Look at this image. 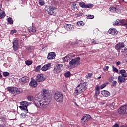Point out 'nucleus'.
Returning <instances> with one entry per match:
<instances>
[{"instance_id": "nucleus-1", "label": "nucleus", "mask_w": 127, "mask_h": 127, "mask_svg": "<svg viewBox=\"0 0 127 127\" xmlns=\"http://www.w3.org/2000/svg\"><path fill=\"white\" fill-rule=\"evenodd\" d=\"M33 102L37 108L41 109L47 108L49 104L48 99L45 98V97H43L42 100H40L37 97L34 98Z\"/></svg>"}, {"instance_id": "nucleus-2", "label": "nucleus", "mask_w": 127, "mask_h": 127, "mask_svg": "<svg viewBox=\"0 0 127 127\" xmlns=\"http://www.w3.org/2000/svg\"><path fill=\"white\" fill-rule=\"evenodd\" d=\"M87 86L88 83L86 82L80 83L76 88V90L73 93L74 96H78L87 90Z\"/></svg>"}, {"instance_id": "nucleus-3", "label": "nucleus", "mask_w": 127, "mask_h": 127, "mask_svg": "<svg viewBox=\"0 0 127 127\" xmlns=\"http://www.w3.org/2000/svg\"><path fill=\"white\" fill-rule=\"evenodd\" d=\"M80 58L79 57H77L72 59L71 61L69 62V66L71 68H75L79 66L81 64V62L80 61Z\"/></svg>"}, {"instance_id": "nucleus-4", "label": "nucleus", "mask_w": 127, "mask_h": 127, "mask_svg": "<svg viewBox=\"0 0 127 127\" xmlns=\"http://www.w3.org/2000/svg\"><path fill=\"white\" fill-rule=\"evenodd\" d=\"M64 65L62 64H56L55 67H54L53 73L55 74H58L64 70Z\"/></svg>"}, {"instance_id": "nucleus-5", "label": "nucleus", "mask_w": 127, "mask_h": 127, "mask_svg": "<svg viewBox=\"0 0 127 127\" xmlns=\"http://www.w3.org/2000/svg\"><path fill=\"white\" fill-rule=\"evenodd\" d=\"M54 99L59 103H63L64 100L63 94L59 91H57L54 95Z\"/></svg>"}, {"instance_id": "nucleus-6", "label": "nucleus", "mask_w": 127, "mask_h": 127, "mask_svg": "<svg viewBox=\"0 0 127 127\" xmlns=\"http://www.w3.org/2000/svg\"><path fill=\"white\" fill-rule=\"evenodd\" d=\"M113 25H118V26H127V20H119L117 19L113 23Z\"/></svg>"}, {"instance_id": "nucleus-7", "label": "nucleus", "mask_w": 127, "mask_h": 127, "mask_svg": "<svg viewBox=\"0 0 127 127\" xmlns=\"http://www.w3.org/2000/svg\"><path fill=\"white\" fill-rule=\"evenodd\" d=\"M124 48H125V43H124L123 42L118 43L115 46V50H117L119 56V54H120V50L124 49Z\"/></svg>"}, {"instance_id": "nucleus-8", "label": "nucleus", "mask_w": 127, "mask_h": 127, "mask_svg": "<svg viewBox=\"0 0 127 127\" xmlns=\"http://www.w3.org/2000/svg\"><path fill=\"white\" fill-rule=\"evenodd\" d=\"M28 104L29 103L26 101L20 102V104L22 106H19V107L22 110H24V112H26V113H28L29 112L27 109V106L28 105Z\"/></svg>"}, {"instance_id": "nucleus-9", "label": "nucleus", "mask_w": 127, "mask_h": 127, "mask_svg": "<svg viewBox=\"0 0 127 127\" xmlns=\"http://www.w3.org/2000/svg\"><path fill=\"white\" fill-rule=\"evenodd\" d=\"M91 119V116L90 115L86 114L83 116L82 118H81V124L84 125L86 122H88L89 120H90Z\"/></svg>"}, {"instance_id": "nucleus-10", "label": "nucleus", "mask_w": 127, "mask_h": 127, "mask_svg": "<svg viewBox=\"0 0 127 127\" xmlns=\"http://www.w3.org/2000/svg\"><path fill=\"white\" fill-rule=\"evenodd\" d=\"M117 112L118 114L123 115V114H127V109L125 106H122L119 108L118 109Z\"/></svg>"}, {"instance_id": "nucleus-11", "label": "nucleus", "mask_w": 127, "mask_h": 127, "mask_svg": "<svg viewBox=\"0 0 127 127\" xmlns=\"http://www.w3.org/2000/svg\"><path fill=\"white\" fill-rule=\"evenodd\" d=\"M55 9H56V7H53L52 6H49L48 8L47 9V13L50 15H55V13L54 12Z\"/></svg>"}, {"instance_id": "nucleus-12", "label": "nucleus", "mask_w": 127, "mask_h": 127, "mask_svg": "<svg viewBox=\"0 0 127 127\" xmlns=\"http://www.w3.org/2000/svg\"><path fill=\"white\" fill-rule=\"evenodd\" d=\"M79 6L82 8H92L93 7V4H86L83 2H80L79 3Z\"/></svg>"}, {"instance_id": "nucleus-13", "label": "nucleus", "mask_w": 127, "mask_h": 127, "mask_svg": "<svg viewBox=\"0 0 127 127\" xmlns=\"http://www.w3.org/2000/svg\"><path fill=\"white\" fill-rule=\"evenodd\" d=\"M46 78L43 76L42 74H39L37 75L36 80L38 82H42L44 81Z\"/></svg>"}, {"instance_id": "nucleus-14", "label": "nucleus", "mask_w": 127, "mask_h": 127, "mask_svg": "<svg viewBox=\"0 0 127 127\" xmlns=\"http://www.w3.org/2000/svg\"><path fill=\"white\" fill-rule=\"evenodd\" d=\"M51 66V64L48 63L47 64L45 65H44L42 69V71L46 72L47 70H49V68Z\"/></svg>"}, {"instance_id": "nucleus-15", "label": "nucleus", "mask_w": 127, "mask_h": 127, "mask_svg": "<svg viewBox=\"0 0 127 127\" xmlns=\"http://www.w3.org/2000/svg\"><path fill=\"white\" fill-rule=\"evenodd\" d=\"M56 56V54L55 52H50L49 53L48 55H47V59L48 60H52L54 59Z\"/></svg>"}, {"instance_id": "nucleus-16", "label": "nucleus", "mask_w": 127, "mask_h": 127, "mask_svg": "<svg viewBox=\"0 0 127 127\" xmlns=\"http://www.w3.org/2000/svg\"><path fill=\"white\" fill-rule=\"evenodd\" d=\"M19 81L24 83H28L29 82V78L27 76L22 77L21 78H20Z\"/></svg>"}, {"instance_id": "nucleus-17", "label": "nucleus", "mask_w": 127, "mask_h": 127, "mask_svg": "<svg viewBox=\"0 0 127 127\" xmlns=\"http://www.w3.org/2000/svg\"><path fill=\"white\" fill-rule=\"evenodd\" d=\"M72 54L70 53L68 54L67 56L63 58L62 60H64V62H68L70 60V58L72 57Z\"/></svg>"}, {"instance_id": "nucleus-18", "label": "nucleus", "mask_w": 127, "mask_h": 127, "mask_svg": "<svg viewBox=\"0 0 127 127\" xmlns=\"http://www.w3.org/2000/svg\"><path fill=\"white\" fill-rule=\"evenodd\" d=\"M7 90L11 93L12 95H15V87H9L7 88Z\"/></svg>"}, {"instance_id": "nucleus-19", "label": "nucleus", "mask_w": 127, "mask_h": 127, "mask_svg": "<svg viewBox=\"0 0 127 127\" xmlns=\"http://www.w3.org/2000/svg\"><path fill=\"white\" fill-rule=\"evenodd\" d=\"M121 53L124 57H127V48L124 47V49H121Z\"/></svg>"}, {"instance_id": "nucleus-20", "label": "nucleus", "mask_w": 127, "mask_h": 127, "mask_svg": "<svg viewBox=\"0 0 127 127\" xmlns=\"http://www.w3.org/2000/svg\"><path fill=\"white\" fill-rule=\"evenodd\" d=\"M108 33L112 35H116L118 34V32L117 31V30L115 28H110V30H108Z\"/></svg>"}, {"instance_id": "nucleus-21", "label": "nucleus", "mask_w": 127, "mask_h": 127, "mask_svg": "<svg viewBox=\"0 0 127 127\" xmlns=\"http://www.w3.org/2000/svg\"><path fill=\"white\" fill-rule=\"evenodd\" d=\"M101 95L105 97H108L110 95V93L106 90H102Z\"/></svg>"}, {"instance_id": "nucleus-22", "label": "nucleus", "mask_w": 127, "mask_h": 127, "mask_svg": "<svg viewBox=\"0 0 127 127\" xmlns=\"http://www.w3.org/2000/svg\"><path fill=\"white\" fill-rule=\"evenodd\" d=\"M100 94V87L96 85L95 87V96L97 97Z\"/></svg>"}, {"instance_id": "nucleus-23", "label": "nucleus", "mask_w": 127, "mask_h": 127, "mask_svg": "<svg viewBox=\"0 0 127 127\" xmlns=\"http://www.w3.org/2000/svg\"><path fill=\"white\" fill-rule=\"evenodd\" d=\"M30 86L33 88H35L37 86V81L33 80L30 81Z\"/></svg>"}, {"instance_id": "nucleus-24", "label": "nucleus", "mask_w": 127, "mask_h": 127, "mask_svg": "<svg viewBox=\"0 0 127 127\" xmlns=\"http://www.w3.org/2000/svg\"><path fill=\"white\" fill-rule=\"evenodd\" d=\"M28 31L30 33H35L37 31V30L35 27L32 26L28 28Z\"/></svg>"}, {"instance_id": "nucleus-25", "label": "nucleus", "mask_w": 127, "mask_h": 127, "mask_svg": "<svg viewBox=\"0 0 127 127\" xmlns=\"http://www.w3.org/2000/svg\"><path fill=\"white\" fill-rule=\"evenodd\" d=\"M78 4L76 3H73L71 4V9L73 10V11H75L76 10H78Z\"/></svg>"}, {"instance_id": "nucleus-26", "label": "nucleus", "mask_w": 127, "mask_h": 127, "mask_svg": "<svg viewBox=\"0 0 127 127\" xmlns=\"http://www.w3.org/2000/svg\"><path fill=\"white\" fill-rule=\"evenodd\" d=\"M64 28L65 29H67L68 31L72 30L73 28V25L70 24L65 25Z\"/></svg>"}, {"instance_id": "nucleus-27", "label": "nucleus", "mask_w": 127, "mask_h": 127, "mask_svg": "<svg viewBox=\"0 0 127 127\" xmlns=\"http://www.w3.org/2000/svg\"><path fill=\"white\" fill-rule=\"evenodd\" d=\"M118 80L120 83H124L125 82V77H121V76L118 77Z\"/></svg>"}, {"instance_id": "nucleus-28", "label": "nucleus", "mask_w": 127, "mask_h": 127, "mask_svg": "<svg viewBox=\"0 0 127 127\" xmlns=\"http://www.w3.org/2000/svg\"><path fill=\"white\" fill-rule=\"evenodd\" d=\"M15 95L17 94H20L23 92V90L17 87H15Z\"/></svg>"}, {"instance_id": "nucleus-29", "label": "nucleus", "mask_w": 127, "mask_h": 127, "mask_svg": "<svg viewBox=\"0 0 127 127\" xmlns=\"http://www.w3.org/2000/svg\"><path fill=\"white\" fill-rule=\"evenodd\" d=\"M6 16V14L4 11L0 12V19H2L3 18H4V17Z\"/></svg>"}, {"instance_id": "nucleus-30", "label": "nucleus", "mask_w": 127, "mask_h": 127, "mask_svg": "<svg viewBox=\"0 0 127 127\" xmlns=\"http://www.w3.org/2000/svg\"><path fill=\"white\" fill-rule=\"evenodd\" d=\"M62 90L64 91V92H65L67 89L66 84H63L62 86Z\"/></svg>"}, {"instance_id": "nucleus-31", "label": "nucleus", "mask_w": 127, "mask_h": 127, "mask_svg": "<svg viewBox=\"0 0 127 127\" xmlns=\"http://www.w3.org/2000/svg\"><path fill=\"white\" fill-rule=\"evenodd\" d=\"M42 93H43V95H44L43 98H44V99H47L46 98V96L45 95L47 94L48 91L46 89H43L42 91Z\"/></svg>"}, {"instance_id": "nucleus-32", "label": "nucleus", "mask_w": 127, "mask_h": 127, "mask_svg": "<svg viewBox=\"0 0 127 127\" xmlns=\"http://www.w3.org/2000/svg\"><path fill=\"white\" fill-rule=\"evenodd\" d=\"M109 11H110L111 12L115 13L116 11V8L115 7H111L109 8Z\"/></svg>"}, {"instance_id": "nucleus-33", "label": "nucleus", "mask_w": 127, "mask_h": 127, "mask_svg": "<svg viewBox=\"0 0 127 127\" xmlns=\"http://www.w3.org/2000/svg\"><path fill=\"white\" fill-rule=\"evenodd\" d=\"M14 41H13V46L19 45L18 40L17 39V38H14Z\"/></svg>"}, {"instance_id": "nucleus-34", "label": "nucleus", "mask_w": 127, "mask_h": 127, "mask_svg": "<svg viewBox=\"0 0 127 127\" xmlns=\"http://www.w3.org/2000/svg\"><path fill=\"white\" fill-rule=\"evenodd\" d=\"M77 25L78 26H83L84 25V22L82 21H79L77 22Z\"/></svg>"}, {"instance_id": "nucleus-35", "label": "nucleus", "mask_w": 127, "mask_h": 127, "mask_svg": "<svg viewBox=\"0 0 127 127\" xmlns=\"http://www.w3.org/2000/svg\"><path fill=\"white\" fill-rule=\"evenodd\" d=\"M108 84L109 83L108 82L102 84L100 86H99V89H103L104 88L106 87Z\"/></svg>"}, {"instance_id": "nucleus-36", "label": "nucleus", "mask_w": 127, "mask_h": 127, "mask_svg": "<svg viewBox=\"0 0 127 127\" xmlns=\"http://www.w3.org/2000/svg\"><path fill=\"white\" fill-rule=\"evenodd\" d=\"M8 22L10 25L13 24L14 21H13V20H12L11 17H9L8 18Z\"/></svg>"}, {"instance_id": "nucleus-37", "label": "nucleus", "mask_w": 127, "mask_h": 127, "mask_svg": "<svg viewBox=\"0 0 127 127\" xmlns=\"http://www.w3.org/2000/svg\"><path fill=\"white\" fill-rule=\"evenodd\" d=\"M71 73L70 71H67L64 73V76L65 78H69L70 76Z\"/></svg>"}, {"instance_id": "nucleus-38", "label": "nucleus", "mask_w": 127, "mask_h": 127, "mask_svg": "<svg viewBox=\"0 0 127 127\" xmlns=\"http://www.w3.org/2000/svg\"><path fill=\"white\" fill-rule=\"evenodd\" d=\"M25 64H26V65H27L28 66L32 65V61H26Z\"/></svg>"}, {"instance_id": "nucleus-39", "label": "nucleus", "mask_w": 127, "mask_h": 127, "mask_svg": "<svg viewBox=\"0 0 127 127\" xmlns=\"http://www.w3.org/2000/svg\"><path fill=\"white\" fill-rule=\"evenodd\" d=\"M83 15H84V14L81 12H78L77 14H76V16L77 17L82 16Z\"/></svg>"}, {"instance_id": "nucleus-40", "label": "nucleus", "mask_w": 127, "mask_h": 127, "mask_svg": "<svg viewBox=\"0 0 127 127\" xmlns=\"http://www.w3.org/2000/svg\"><path fill=\"white\" fill-rule=\"evenodd\" d=\"M121 75L120 76H118V77H121L122 78H126L127 77V73H121Z\"/></svg>"}, {"instance_id": "nucleus-41", "label": "nucleus", "mask_w": 127, "mask_h": 127, "mask_svg": "<svg viewBox=\"0 0 127 127\" xmlns=\"http://www.w3.org/2000/svg\"><path fill=\"white\" fill-rule=\"evenodd\" d=\"M34 98L32 96H29L27 97V99H28V101H33V102H34Z\"/></svg>"}, {"instance_id": "nucleus-42", "label": "nucleus", "mask_w": 127, "mask_h": 127, "mask_svg": "<svg viewBox=\"0 0 127 127\" xmlns=\"http://www.w3.org/2000/svg\"><path fill=\"white\" fill-rule=\"evenodd\" d=\"M19 45H13V50L17 51L18 50Z\"/></svg>"}, {"instance_id": "nucleus-43", "label": "nucleus", "mask_w": 127, "mask_h": 127, "mask_svg": "<svg viewBox=\"0 0 127 127\" xmlns=\"http://www.w3.org/2000/svg\"><path fill=\"white\" fill-rule=\"evenodd\" d=\"M41 69V65H39L36 67V68L35 69V70L36 72H39L40 71V70Z\"/></svg>"}, {"instance_id": "nucleus-44", "label": "nucleus", "mask_w": 127, "mask_h": 127, "mask_svg": "<svg viewBox=\"0 0 127 127\" xmlns=\"http://www.w3.org/2000/svg\"><path fill=\"white\" fill-rule=\"evenodd\" d=\"M126 73V71L124 69L118 71V74H124Z\"/></svg>"}, {"instance_id": "nucleus-45", "label": "nucleus", "mask_w": 127, "mask_h": 127, "mask_svg": "<svg viewBox=\"0 0 127 127\" xmlns=\"http://www.w3.org/2000/svg\"><path fill=\"white\" fill-rule=\"evenodd\" d=\"M92 44L93 45H95V44H99V42L95 40L94 39H93L92 41Z\"/></svg>"}, {"instance_id": "nucleus-46", "label": "nucleus", "mask_w": 127, "mask_h": 127, "mask_svg": "<svg viewBox=\"0 0 127 127\" xmlns=\"http://www.w3.org/2000/svg\"><path fill=\"white\" fill-rule=\"evenodd\" d=\"M0 127H6V123L5 122H2L0 124Z\"/></svg>"}, {"instance_id": "nucleus-47", "label": "nucleus", "mask_w": 127, "mask_h": 127, "mask_svg": "<svg viewBox=\"0 0 127 127\" xmlns=\"http://www.w3.org/2000/svg\"><path fill=\"white\" fill-rule=\"evenodd\" d=\"M39 4L41 5V6L44 5L45 4V1L43 0H39Z\"/></svg>"}, {"instance_id": "nucleus-48", "label": "nucleus", "mask_w": 127, "mask_h": 127, "mask_svg": "<svg viewBox=\"0 0 127 127\" xmlns=\"http://www.w3.org/2000/svg\"><path fill=\"white\" fill-rule=\"evenodd\" d=\"M3 75L4 77H7L9 75V73L8 72H4L3 73Z\"/></svg>"}, {"instance_id": "nucleus-49", "label": "nucleus", "mask_w": 127, "mask_h": 127, "mask_svg": "<svg viewBox=\"0 0 127 127\" xmlns=\"http://www.w3.org/2000/svg\"><path fill=\"white\" fill-rule=\"evenodd\" d=\"M92 75V73H88V74H87V75L86 76V78L87 79H90Z\"/></svg>"}, {"instance_id": "nucleus-50", "label": "nucleus", "mask_w": 127, "mask_h": 127, "mask_svg": "<svg viewBox=\"0 0 127 127\" xmlns=\"http://www.w3.org/2000/svg\"><path fill=\"white\" fill-rule=\"evenodd\" d=\"M86 16L87 19H92L94 18V15H86Z\"/></svg>"}, {"instance_id": "nucleus-51", "label": "nucleus", "mask_w": 127, "mask_h": 127, "mask_svg": "<svg viewBox=\"0 0 127 127\" xmlns=\"http://www.w3.org/2000/svg\"><path fill=\"white\" fill-rule=\"evenodd\" d=\"M113 71L115 73H118L119 72L118 69L115 67V66H113Z\"/></svg>"}, {"instance_id": "nucleus-52", "label": "nucleus", "mask_w": 127, "mask_h": 127, "mask_svg": "<svg viewBox=\"0 0 127 127\" xmlns=\"http://www.w3.org/2000/svg\"><path fill=\"white\" fill-rule=\"evenodd\" d=\"M17 33V30H12L11 31H10V34L13 35L14 34H15Z\"/></svg>"}, {"instance_id": "nucleus-53", "label": "nucleus", "mask_w": 127, "mask_h": 127, "mask_svg": "<svg viewBox=\"0 0 127 127\" xmlns=\"http://www.w3.org/2000/svg\"><path fill=\"white\" fill-rule=\"evenodd\" d=\"M109 67L108 66H106L104 68V70L105 71H108V70H109Z\"/></svg>"}, {"instance_id": "nucleus-54", "label": "nucleus", "mask_w": 127, "mask_h": 127, "mask_svg": "<svg viewBox=\"0 0 127 127\" xmlns=\"http://www.w3.org/2000/svg\"><path fill=\"white\" fill-rule=\"evenodd\" d=\"M26 117V115L24 114V113H21V118H24Z\"/></svg>"}, {"instance_id": "nucleus-55", "label": "nucleus", "mask_w": 127, "mask_h": 127, "mask_svg": "<svg viewBox=\"0 0 127 127\" xmlns=\"http://www.w3.org/2000/svg\"><path fill=\"white\" fill-rule=\"evenodd\" d=\"M117 81H113V82H112V84H113V86H115L117 84Z\"/></svg>"}, {"instance_id": "nucleus-56", "label": "nucleus", "mask_w": 127, "mask_h": 127, "mask_svg": "<svg viewBox=\"0 0 127 127\" xmlns=\"http://www.w3.org/2000/svg\"><path fill=\"white\" fill-rule=\"evenodd\" d=\"M113 127H119V125L118 124H115L113 126Z\"/></svg>"}, {"instance_id": "nucleus-57", "label": "nucleus", "mask_w": 127, "mask_h": 127, "mask_svg": "<svg viewBox=\"0 0 127 127\" xmlns=\"http://www.w3.org/2000/svg\"><path fill=\"white\" fill-rule=\"evenodd\" d=\"M121 63L120 61H118V62H117V63H116L117 65H121Z\"/></svg>"}, {"instance_id": "nucleus-58", "label": "nucleus", "mask_w": 127, "mask_h": 127, "mask_svg": "<svg viewBox=\"0 0 127 127\" xmlns=\"http://www.w3.org/2000/svg\"><path fill=\"white\" fill-rule=\"evenodd\" d=\"M2 78V75L1 73V70H0V79H1Z\"/></svg>"}, {"instance_id": "nucleus-59", "label": "nucleus", "mask_w": 127, "mask_h": 127, "mask_svg": "<svg viewBox=\"0 0 127 127\" xmlns=\"http://www.w3.org/2000/svg\"><path fill=\"white\" fill-rule=\"evenodd\" d=\"M120 127H126V125H121Z\"/></svg>"}, {"instance_id": "nucleus-60", "label": "nucleus", "mask_w": 127, "mask_h": 127, "mask_svg": "<svg viewBox=\"0 0 127 127\" xmlns=\"http://www.w3.org/2000/svg\"><path fill=\"white\" fill-rule=\"evenodd\" d=\"M101 76H99V77H98V78L96 79H101Z\"/></svg>"}, {"instance_id": "nucleus-61", "label": "nucleus", "mask_w": 127, "mask_h": 127, "mask_svg": "<svg viewBox=\"0 0 127 127\" xmlns=\"http://www.w3.org/2000/svg\"><path fill=\"white\" fill-rule=\"evenodd\" d=\"M126 107V108L127 109V105H124Z\"/></svg>"}, {"instance_id": "nucleus-62", "label": "nucleus", "mask_w": 127, "mask_h": 127, "mask_svg": "<svg viewBox=\"0 0 127 127\" xmlns=\"http://www.w3.org/2000/svg\"><path fill=\"white\" fill-rule=\"evenodd\" d=\"M6 1H9L10 0H5Z\"/></svg>"}, {"instance_id": "nucleus-63", "label": "nucleus", "mask_w": 127, "mask_h": 127, "mask_svg": "<svg viewBox=\"0 0 127 127\" xmlns=\"http://www.w3.org/2000/svg\"><path fill=\"white\" fill-rule=\"evenodd\" d=\"M4 117H5V118H6V115L4 116Z\"/></svg>"}, {"instance_id": "nucleus-64", "label": "nucleus", "mask_w": 127, "mask_h": 127, "mask_svg": "<svg viewBox=\"0 0 127 127\" xmlns=\"http://www.w3.org/2000/svg\"><path fill=\"white\" fill-rule=\"evenodd\" d=\"M111 81H113V80L112 79H111Z\"/></svg>"}]
</instances>
